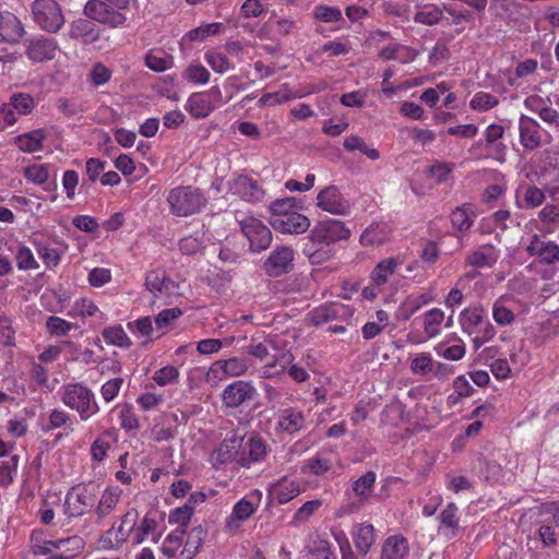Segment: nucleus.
Wrapping results in <instances>:
<instances>
[{"label": "nucleus", "mask_w": 559, "mask_h": 559, "mask_svg": "<svg viewBox=\"0 0 559 559\" xmlns=\"http://www.w3.org/2000/svg\"><path fill=\"white\" fill-rule=\"evenodd\" d=\"M58 395L62 404L75 412L82 421H87L100 412L95 393L82 382L63 384Z\"/></svg>", "instance_id": "1"}, {"label": "nucleus", "mask_w": 559, "mask_h": 559, "mask_svg": "<svg viewBox=\"0 0 559 559\" xmlns=\"http://www.w3.org/2000/svg\"><path fill=\"white\" fill-rule=\"evenodd\" d=\"M166 201L169 205V212L179 217L199 213L207 203L204 192L192 186H178L170 189Z\"/></svg>", "instance_id": "2"}, {"label": "nucleus", "mask_w": 559, "mask_h": 559, "mask_svg": "<svg viewBox=\"0 0 559 559\" xmlns=\"http://www.w3.org/2000/svg\"><path fill=\"white\" fill-rule=\"evenodd\" d=\"M263 499V492L260 489H252L240 498L231 508V512L226 516L224 530L229 535L238 534L243 524L248 522L259 510Z\"/></svg>", "instance_id": "3"}, {"label": "nucleus", "mask_w": 559, "mask_h": 559, "mask_svg": "<svg viewBox=\"0 0 559 559\" xmlns=\"http://www.w3.org/2000/svg\"><path fill=\"white\" fill-rule=\"evenodd\" d=\"M309 413L297 406H286L275 413L274 431L277 437H295L309 427Z\"/></svg>", "instance_id": "4"}, {"label": "nucleus", "mask_w": 559, "mask_h": 559, "mask_svg": "<svg viewBox=\"0 0 559 559\" xmlns=\"http://www.w3.org/2000/svg\"><path fill=\"white\" fill-rule=\"evenodd\" d=\"M138 520L139 512L136 509L131 508L127 510L120 520L115 522L112 526L100 536L99 545L102 548H120L134 534Z\"/></svg>", "instance_id": "5"}, {"label": "nucleus", "mask_w": 559, "mask_h": 559, "mask_svg": "<svg viewBox=\"0 0 559 559\" xmlns=\"http://www.w3.org/2000/svg\"><path fill=\"white\" fill-rule=\"evenodd\" d=\"M32 15L40 29L51 34L58 33L66 22L61 7L56 0H35L32 3Z\"/></svg>", "instance_id": "6"}, {"label": "nucleus", "mask_w": 559, "mask_h": 559, "mask_svg": "<svg viewBox=\"0 0 559 559\" xmlns=\"http://www.w3.org/2000/svg\"><path fill=\"white\" fill-rule=\"evenodd\" d=\"M97 493L92 485H75L64 498L63 511L69 518H79L88 513L95 506Z\"/></svg>", "instance_id": "7"}, {"label": "nucleus", "mask_w": 559, "mask_h": 559, "mask_svg": "<svg viewBox=\"0 0 559 559\" xmlns=\"http://www.w3.org/2000/svg\"><path fill=\"white\" fill-rule=\"evenodd\" d=\"M85 543L78 535L69 536L60 539H47L41 545H34V555L45 556L52 555L55 559H73L78 557L84 549Z\"/></svg>", "instance_id": "8"}, {"label": "nucleus", "mask_w": 559, "mask_h": 559, "mask_svg": "<svg viewBox=\"0 0 559 559\" xmlns=\"http://www.w3.org/2000/svg\"><path fill=\"white\" fill-rule=\"evenodd\" d=\"M78 418L61 407L49 409L40 417V429L44 433H51L58 430L55 441L74 433Z\"/></svg>", "instance_id": "9"}, {"label": "nucleus", "mask_w": 559, "mask_h": 559, "mask_svg": "<svg viewBox=\"0 0 559 559\" xmlns=\"http://www.w3.org/2000/svg\"><path fill=\"white\" fill-rule=\"evenodd\" d=\"M239 224L252 251L261 252L271 246L272 231L262 221L248 216L241 219Z\"/></svg>", "instance_id": "10"}, {"label": "nucleus", "mask_w": 559, "mask_h": 559, "mask_svg": "<svg viewBox=\"0 0 559 559\" xmlns=\"http://www.w3.org/2000/svg\"><path fill=\"white\" fill-rule=\"evenodd\" d=\"M221 104V88L213 86L207 92L190 95L186 104V109L193 118L200 119L207 117Z\"/></svg>", "instance_id": "11"}, {"label": "nucleus", "mask_w": 559, "mask_h": 559, "mask_svg": "<svg viewBox=\"0 0 559 559\" xmlns=\"http://www.w3.org/2000/svg\"><path fill=\"white\" fill-rule=\"evenodd\" d=\"M228 190L233 195L253 204L262 202L265 197L262 185L252 177L243 174L236 175L228 182Z\"/></svg>", "instance_id": "12"}, {"label": "nucleus", "mask_w": 559, "mask_h": 559, "mask_svg": "<svg viewBox=\"0 0 559 559\" xmlns=\"http://www.w3.org/2000/svg\"><path fill=\"white\" fill-rule=\"evenodd\" d=\"M144 286L155 298H171L179 294V285L163 269L146 272Z\"/></svg>", "instance_id": "13"}, {"label": "nucleus", "mask_w": 559, "mask_h": 559, "mask_svg": "<svg viewBox=\"0 0 559 559\" xmlns=\"http://www.w3.org/2000/svg\"><path fill=\"white\" fill-rule=\"evenodd\" d=\"M258 395L257 389L250 381L236 380L228 384L223 393V404L228 408H237L255 399Z\"/></svg>", "instance_id": "14"}, {"label": "nucleus", "mask_w": 559, "mask_h": 559, "mask_svg": "<svg viewBox=\"0 0 559 559\" xmlns=\"http://www.w3.org/2000/svg\"><path fill=\"white\" fill-rule=\"evenodd\" d=\"M85 15L102 24H107L111 27H119L124 24L127 17L119 11L110 8L106 2L99 0H90L84 7Z\"/></svg>", "instance_id": "15"}, {"label": "nucleus", "mask_w": 559, "mask_h": 559, "mask_svg": "<svg viewBox=\"0 0 559 559\" xmlns=\"http://www.w3.org/2000/svg\"><path fill=\"white\" fill-rule=\"evenodd\" d=\"M270 452L267 442L260 436H250L245 443L237 460L241 467L249 468L252 464L261 463Z\"/></svg>", "instance_id": "16"}, {"label": "nucleus", "mask_w": 559, "mask_h": 559, "mask_svg": "<svg viewBox=\"0 0 559 559\" xmlns=\"http://www.w3.org/2000/svg\"><path fill=\"white\" fill-rule=\"evenodd\" d=\"M348 316L347 306L341 302H330L313 308L308 312L306 320L313 326H320L335 320L346 321Z\"/></svg>", "instance_id": "17"}, {"label": "nucleus", "mask_w": 559, "mask_h": 559, "mask_svg": "<svg viewBox=\"0 0 559 559\" xmlns=\"http://www.w3.org/2000/svg\"><path fill=\"white\" fill-rule=\"evenodd\" d=\"M299 479L283 476L269 486V496L278 504H285L305 491Z\"/></svg>", "instance_id": "18"}, {"label": "nucleus", "mask_w": 559, "mask_h": 559, "mask_svg": "<svg viewBox=\"0 0 559 559\" xmlns=\"http://www.w3.org/2000/svg\"><path fill=\"white\" fill-rule=\"evenodd\" d=\"M35 108L34 98L26 93H14L10 102L1 108V115L7 124L12 126L17 121V116L29 115Z\"/></svg>", "instance_id": "19"}, {"label": "nucleus", "mask_w": 559, "mask_h": 559, "mask_svg": "<svg viewBox=\"0 0 559 559\" xmlns=\"http://www.w3.org/2000/svg\"><path fill=\"white\" fill-rule=\"evenodd\" d=\"M294 251L292 248L282 246L275 248L263 264L265 273L276 277L288 273L293 267Z\"/></svg>", "instance_id": "20"}, {"label": "nucleus", "mask_w": 559, "mask_h": 559, "mask_svg": "<svg viewBox=\"0 0 559 559\" xmlns=\"http://www.w3.org/2000/svg\"><path fill=\"white\" fill-rule=\"evenodd\" d=\"M537 70V59L527 58L519 61L515 64L514 70L506 69L500 73L510 87L519 88L525 82H527L531 76L536 74Z\"/></svg>", "instance_id": "21"}, {"label": "nucleus", "mask_w": 559, "mask_h": 559, "mask_svg": "<svg viewBox=\"0 0 559 559\" xmlns=\"http://www.w3.org/2000/svg\"><path fill=\"white\" fill-rule=\"evenodd\" d=\"M250 367L249 359L246 357L234 356L228 359H219L212 364L210 372L215 377L237 378L247 373Z\"/></svg>", "instance_id": "22"}, {"label": "nucleus", "mask_w": 559, "mask_h": 559, "mask_svg": "<svg viewBox=\"0 0 559 559\" xmlns=\"http://www.w3.org/2000/svg\"><path fill=\"white\" fill-rule=\"evenodd\" d=\"M270 224L282 234H302L308 230L310 221L295 210L282 218H270Z\"/></svg>", "instance_id": "23"}, {"label": "nucleus", "mask_w": 559, "mask_h": 559, "mask_svg": "<svg viewBox=\"0 0 559 559\" xmlns=\"http://www.w3.org/2000/svg\"><path fill=\"white\" fill-rule=\"evenodd\" d=\"M520 143L527 151H534L542 144V129L539 123L527 116L519 120Z\"/></svg>", "instance_id": "24"}, {"label": "nucleus", "mask_w": 559, "mask_h": 559, "mask_svg": "<svg viewBox=\"0 0 559 559\" xmlns=\"http://www.w3.org/2000/svg\"><path fill=\"white\" fill-rule=\"evenodd\" d=\"M334 467V454L332 452L320 451L313 456L305 460L300 466L301 474H310L317 477H323Z\"/></svg>", "instance_id": "25"}, {"label": "nucleus", "mask_w": 559, "mask_h": 559, "mask_svg": "<svg viewBox=\"0 0 559 559\" xmlns=\"http://www.w3.org/2000/svg\"><path fill=\"white\" fill-rule=\"evenodd\" d=\"M526 251L531 257H538L546 264H552L559 260V246L554 241L542 240L537 234L531 237Z\"/></svg>", "instance_id": "26"}, {"label": "nucleus", "mask_w": 559, "mask_h": 559, "mask_svg": "<svg viewBox=\"0 0 559 559\" xmlns=\"http://www.w3.org/2000/svg\"><path fill=\"white\" fill-rule=\"evenodd\" d=\"M317 200L318 206L325 212L336 215H344L347 212L348 204L342 198L340 190L335 186H330L321 190Z\"/></svg>", "instance_id": "27"}, {"label": "nucleus", "mask_w": 559, "mask_h": 559, "mask_svg": "<svg viewBox=\"0 0 559 559\" xmlns=\"http://www.w3.org/2000/svg\"><path fill=\"white\" fill-rule=\"evenodd\" d=\"M438 533L448 539L454 538L462 531L460 526V511L454 502H449L439 514Z\"/></svg>", "instance_id": "28"}, {"label": "nucleus", "mask_w": 559, "mask_h": 559, "mask_svg": "<svg viewBox=\"0 0 559 559\" xmlns=\"http://www.w3.org/2000/svg\"><path fill=\"white\" fill-rule=\"evenodd\" d=\"M376 479V473L369 471L354 481L352 493L357 498V501L352 500V512L361 508L373 496Z\"/></svg>", "instance_id": "29"}, {"label": "nucleus", "mask_w": 559, "mask_h": 559, "mask_svg": "<svg viewBox=\"0 0 559 559\" xmlns=\"http://www.w3.org/2000/svg\"><path fill=\"white\" fill-rule=\"evenodd\" d=\"M500 258V250L492 245H481L466 257L468 265L476 269L492 267Z\"/></svg>", "instance_id": "30"}, {"label": "nucleus", "mask_w": 559, "mask_h": 559, "mask_svg": "<svg viewBox=\"0 0 559 559\" xmlns=\"http://www.w3.org/2000/svg\"><path fill=\"white\" fill-rule=\"evenodd\" d=\"M348 515L349 504H343L334 512V524L331 527V533L341 549L342 559H349V542L347 539L346 532L343 528Z\"/></svg>", "instance_id": "31"}, {"label": "nucleus", "mask_w": 559, "mask_h": 559, "mask_svg": "<svg viewBox=\"0 0 559 559\" xmlns=\"http://www.w3.org/2000/svg\"><path fill=\"white\" fill-rule=\"evenodd\" d=\"M57 50L58 45L55 39L40 36L28 44L26 55L31 60L41 62L52 60Z\"/></svg>", "instance_id": "32"}, {"label": "nucleus", "mask_w": 559, "mask_h": 559, "mask_svg": "<svg viewBox=\"0 0 559 559\" xmlns=\"http://www.w3.org/2000/svg\"><path fill=\"white\" fill-rule=\"evenodd\" d=\"M178 415L176 413L162 414L151 429V437L156 442L169 441L177 435Z\"/></svg>", "instance_id": "33"}, {"label": "nucleus", "mask_w": 559, "mask_h": 559, "mask_svg": "<svg viewBox=\"0 0 559 559\" xmlns=\"http://www.w3.org/2000/svg\"><path fill=\"white\" fill-rule=\"evenodd\" d=\"M68 34L71 38L81 40L85 45L93 44L100 37L97 25L87 19L74 20L69 25Z\"/></svg>", "instance_id": "34"}, {"label": "nucleus", "mask_w": 559, "mask_h": 559, "mask_svg": "<svg viewBox=\"0 0 559 559\" xmlns=\"http://www.w3.org/2000/svg\"><path fill=\"white\" fill-rule=\"evenodd\" d=\"M486 320V311L480 305L466 307L459 316L461 329L468 335L475 334Z\"/></svg>", "instance_id": "35"}, {"label": "nucleus", "mask_w": 559, "mask_h": 559, "mask_svg": "<svg viewBox=\"0 0 559 559\" xmlns=\"http://www.w3.org/2000/svg\"><path fill=\"white\" fill-rule=\"evenodd\" d=\"M21 21L11 12L0 13V39L4 43H19L24 35Z\"/></svg>", "instance_id": "36"}, {"label": "nucleus", "mask_w": 559, "mask_h": 559, "mask_svg": "<svg viewBox=\"0 0 559 559\" xmlns=\"http://www.w3.org/2000/svg\"><path fill=\"white\" fill-rule=\"evenodd\" d=\"M516 204L522 210H531L540 206L546 200L544 190L533 185H521L516 189Z\"/></svg>", "instance_id": "37"}, {"label": "nucleus", "mask_w": 559, "mask_h": 559, "mask_svg": "<svg viewBox=\"0 0 559 559\" xmlns=\"http://www.w3.org/2000/svg\"><path fill=\"white\" fill-rule=\"evenodd\" d=\"M242 441L243 438L238 437L235 432L227 435L214 452L215 460L221 464L238 460Z\"/></svg>", "instance_id": "38"}, {"label": "nucleus", "mask_w": 559, "mask_h": 559, "mask_svg": "<svg viewBox=\"0 0 559 559\" xmlns=\"http://www.w3.org/2000/svg\"><path fill=\"white\" fill-rule=\"evenodd\" d=\"M158 522L155 515L151 512H147L140 524L135 526L134 534L132 535V542L135 545H140L146 539L151 538L152 542L157 543L162 536L160 533H157Z\"/></svg>", "instance_id": "39"}, {"label": "nucleus", "mask_w": 559, "mask_h": 559, "mask_svg": "<svg viewBox=\"0 0 559 559\" xmlns=\"http://www.w3.org/2000/svg\"><path fill=\"white\" fill-rule=\"evenodd\" d=\"M409 545L403 535H391L385 538L380 559H407Z\"/></svg>", "instance_id": "40"}, {"label": "nucleus", "mask_w": 559, "mask_h": 559, "mask_svg": "<svg viewBox=\"0 0 559 559\" xmlns=\"http://www.w3.org/2000/svg\"><path fill=\"white\" fill-rule=\"evenodd\" d=\"M426 338H435L444 329L445 314L440 308H431L419 317Z\"/></svg>", "instance_id": "41"}, {"label": "nucleus", "mask_w": 559, "mask_h": 559, "mask_svg": "<svg viewBox=\"0 0 559 559\" xmlns=\"http://www.w3.org/2000/svg\"><path fill=\"white\" fill-rule=\"evenodd\" d=\"M435 296L432 292L413 293L409 294L404 301L400 305L399 311L404 320H408L424 306L433 301Z\"/></svg>", "instance_id": "42"}, {"label": "nucleus", "mask_w": 559, "mask_h": 559, "mask_svg": "<svg viewBox=\"0 0 559 559\" xmlns=\"http://www.w3.org/2000/svg\"><path fill=\"white\" fill-rule=\"evenodd\" d=\"M392 229L385 222L369 225L360 236V243L367 246H380L389 240Z\"/></svg>", "instance_id": "43"}, {"label": "nucleus", "mask_w": 559, "mask_h": 559, "mask_svg": "<svg viewBox=\"0 0 559 559\" xmlns=\"http://www.w3.org/2000/svg\"><path fill=\"white\" fill-rule=\"evenodd\" d=\"M47 136L44 129H36L14 138V145L24 153H35L41 151L43 143Z\"/></svg>", "instance_id": "44"}, {"label": "nucleus", "mask_w": 559, "mask_h": 559, "mask_svg": "<svg viewBox=\"0 0 559 559\" xmlns=\"http://www.w3.org/2000/svg\"><path fill=\"white\" fill-rule=\"evenodd\" d=\"M122 489L119 486L107 487L103 491L98 504L96 506V514L98 518L103 519L109 515L120 501Z\"/></svg>", "instance_id": "45"}, {"label": "nucleus", "mask_w": 559, "mask_h": 559, "mask_svg": "<svg viewBox=\"0 0 559 559\" xmlns=\"http://www.w3.org/2000/svg\"><path fill=\"white\" fill-rule=\"evenodd\" d=\"M504 134V128L498 123L489 124L484 131V139L486 147L496 154V158L499 159L504 155L507 150L506 144L500 142Z\"/></svg>", "instance_id": "46"}, {"label": "nucleus", "mask_w": 559, "mask_h": 559, "mask_svg": "<svg viewBox=\"0 0 559 559\" xmlns=\"http://www.w3.org/2000/svg\"><path fill=\"white\" fill-rule=\"evenodd\" d=\"M71 318H103L104 313L98 306L87 297L76 298L68 312Z\"/></svg>", "instance_id": "47"}, {"label": "nucleus", "mask_w": 559, "mask_h": 559, "mask_svg": "<svg viewBox=\"0 0 559 559\" xmlns=\"http://www.w3.org/2000/svg\"><path fill=\"white\" fill-rule=\"evenodd\" d=\"M320 231L323 233V238L328 242L346 239L349 235V229L346 227L345 222L337 218H330L319 223Z\"/></svg>", "instance_id": "48"}, {"label": "nucleus", "mask_w": 559, "mask_h": 559, "mask_svg": "<svg viewBox=\"0 0 559 559\" xmlns=\"http://www.w3.org/2000/svg\"><path fill=\"white\" fill-rule=\"evenodd\" d=\"M293 362L292 354L284 353L277 355L271 362L265 364L260 370V377L263 379H273L285 372Z\"/></svg>", "instance_id": "49"}, {"label": "nucleus", "mask_w": 559, "mask_h": 559, "mask_svg": "<svg viewBox=\"0 0 559 559\" xmlns=\"http://www.w3.org/2000/svg\"><path fill=\"white\" fill-rule=\"evenodd\" d=\"M475 212L472 204H463L462 206H457L451 213V224L452 226L460 230L466 231L468 230L475 219Z\"/></svg>", "instance_id": "50"}, {"label": "nucleus", "mask_w": 559, "mask_h": 559, "mask_svg": "<svg viewBox=\"0 0 559 559\" xmlns=\"http://www.w3.org/2000/svg\"><path fill=\"white\" fill-rule=\"evenodd\" d=\"M145 66L154 72H164L174 67V57L164 50H151L145 55Z\"/></svg>", "instance_id": "51"}, {"label": "nucleus", "mask_w": 559, "mask_h": 559, "mask_svg": "<svg viewBox=\"0 0 559 559\" xmlns=\"http://www.w3.org/2000/svg\"><path fill=\"white\" fill-rule=\"evenodd\" d=\"M103 340L107 345L120 348H129L132 342L120 324L107 326L102 332Z\"/></svg>", "instance_id": "52"}, {"label": "nucleus", "mask_w": 559, "mask_h": 559, "mask_svg": "<svg viewBox=\"0 0 559 559\" xmlns=\"http://www.w3.org/2000/svg\"><path fill=\"white\" fill-rule=\"evenodd\" d=\"M224 29L225 26L221 22L204 23L189 31L183 36V39H188L190 41H204L206 38L211 36L221 34Z\"/></svg>", "instance_id": "53"}, {"label": "nucleus", "mask_w": 559, "mask_h": 559, "mask_svg": "<svg viewBox=\"0 0 559 559\" xmlns=\"http://www.w3.org/2000/svg\"><path fill=\"white\" fill-rule=\"evenodd\" d=\"M396 266L397 262L393 258H388L380 261L371 272L370 280L372 284L376 286L385 284L390 276L393 275Z\"/></svg>", "instance_id": "54"}, {"label": "nucleus", "mask_w": 559, "mask_h": 559, "mask_svg": "<svg viewBox=\"0 0 559 559\" xmlns=\"http://www.w3.org/2000/svg\"><path fill=\"white\" fill-rule=\"evenodd\" d=\"M537 218L543 226V230L548 234L554 233L559 226V206L556 204H546L538 212Z\"/></svg>", "instance_id": "55"}, {"label": "nucleus", "mask_w": 559, "mask_h": 559, "mask_svg": "<svg viewBox=\"0 0 559 559\" xmlns=\"http://www.w3.org/2000/svg\"><path fill=\"white\" fill-rule=\"evenodd\" d=\"M45 328L50 336L63 337L76 328V324L58 316H49L46 320Z\"/></svg>", "instance_id": "56"}, {"label": "nucleus", "mask_w": 559, "mask_h": 559, "mask_svg": "<svg viewBox=\"0 0 559 559\" xmlns=\"http://www.w3.org/2000/svg\"><path fill=\"white\" fill-rule=\"evenodd\" d=\"M354 543L357 551L366 555L374 543V528L371 524H362L358 527Z\"/></svg>", "instance_id": "57"}, {"label": "nucleus", "mask_w": 559, "mask_h": 559, "mask_svg": "<svg viewBox=\"0 0 559 559\" xmlns=\"http://www.w3.org/2000/svg\"><path fill=\"white\" fill-rule=\"evenodd\" d=\"M499 103L500 100L496 95L479 91L472 96L468 105L472 110L484 112L497 107Z\"/></svg>", "instance_id": "58"}, {"label": "nucleus", "mask_w": 559, "mask_h": 559, "mask_svg": "<svg viewBox=\"0 0 559 559\" xmlns=\"http://www.w3.org/2000/svg\"><path fill=\"white\" fill-rule=\"evenodd\" d=\"M120 427L127 432H135L140 429V419L131 404H123L118 411Z\"/></svg>", "instance_id": "59"}, {"label": "nucleus", "mask_w": 559, "mask_h": 559, "mask_svg": "<svg viewBox=\"0 0 559 559\" xmlns=\"http://www.w3.org/2000/svg\"><path fill=\"white\" fill-rule=\"evenodd\" d=\"M16 267L20 271L37 270L39 263L37 262L33 251L26 245H19L14 251Z\"/></svg>", "instance_id": "60"}, {"label": "nucleus", "mask_w": 559, "mask_h": 559, "mask_svg": "<svg viewBox=\"0 0 559 559\" xmlns=\"http://www.w3.org/2000/svg\"><path fill=\"white\" fill-rule=\"evenodd\" d=\"M205 536V531L202 528V526H195L192 527L189 533L188 537L182 550V555H186L187 559H192L195 554L199 551L200 547L202 546L203 538Z\"/></svg>", "instance_id": "61"}, {"label": "nucleus", "mask_w": 559, "mask_h": 559, "mask_svg": "<svg viewBox=\"0 0 559 559\" xmlns=\"http://www.w3.org/2000/svg\"><path fill=\"white\" fill-rule=\"evenodd\" d=\"M299 202L294 197H287L283 199H276L271 202L269 210L271 212L270 218H282L289 212H294L298 209Z\"/></svg>", "instance_id": "62"}, {"label": "nucleus", "mask_w": 559, "mask_h": 559, "mask_svg": "<svg viewBox=\"0 0 559 559\" xmlns=\"http://www.w3.org/2000/svg\"><path fill=\"white\" fill-rule=\"evenodd\" d=\"M492 318L497 324L506 326L515 321V313L512 308L506 305V300L500 298L492 305Z\"/></svg>", "instance_id": "63"}, {"label": "nucleus", "mask_w": 559, "mask_h": 559, "mask_svg": "<svg viewBox=\"0 0 559 559\" xmlns=\"http://www.w3.org/2000/svg\"><path fill=\"white\" fill-rule=\"evenodd\" d=\"M204 231L198 230L192 235L183 237L179 240V249L183 254H194L202 250L205 246Z\"/></svg>", "instance_id": "64"}]
</instances>
